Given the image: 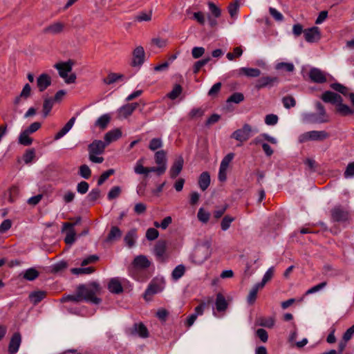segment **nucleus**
<instances>
[{
  "label": "nucleus",
  "mask_w": 354,
  "mask_h": 354,
  "mask_svg": "<svg viewBox=\"0 0 354 354\" xmlns=\"http://www.w3.org/2000/svg\"><path fill=\"white\" fill-rule=\"evenodd\" d=\"M77 288L81 295L82 301L91 302L95 304L101 302V299L96 297V295L101 290L98 283L93 281L88 284H80Z\"/></svg>",
  "instance_id": "1"
},
{
  "label": "nucleus",
  "mask_w": 354,
  "mask_h": 354,
  "mask_svg": "<svg viewBox=\"0 0 354 354\" xmlns=\"http://www.w3.org/2000/svg\"><path fill=\"white\" fill-rule=\"evenodd\" d=\"M211 246L212 242L209 239L198 244L192 256V261L197 265H201L205 262L211 256Z\"/></svg>",
  "instance_id": "2"
},
{
  "label": "nucleus",
  "mask_w": 354,
  "mask_h": 354,
  "mask_svg": "<svg viewBox=\"0 0 354 354\" xmlns=\"http://www.w3.org/2000/svg\"><path fill=\"white\" fill-rule=\"evenodd\" d=\"M315 107L317 113H308L304 115V122L311 124L328 122L330 118L323 104L319 102H317Z\"/></svg>",
  "instance_id": "3"
},
{
  "label": "nucleus",
  "mask_w": 354,
  "mask_h": 354,
  "mask_svg": "<svg viewBox=\"0 0 354 354\" xmlns=\"http://www.w3.org/2000/svg\"><path fill=\"white\" fill-rule=\"evenodd\" d=\"M107 145L100 140H95L88 146L89 160L94 163H102L104 158L98 156L102 154Z\"/></svg>",
  "instance_id": "4"
},
{
  "label": "nucleus",
  "mask_w": 354,
  "mask_h": 354,
  "mask_svg": "<svg viewBox=\"0 0 354 354\" xmlns=\"http://www.w3.org/2000/svg\"><path fill=\"white\" fill-rule=\"evenodd\" d=\"M71 62H60L57 63L54 65V67L58 70L59 75L62 77L66 84L74 83L76 80V75L75 73H71L68 75V73L72 71Z\"/></svg>",
  "instance_id": "5"
},
{
  "label": "nucleus",
  "mask_w": 354,
  "mask_h": 354,
  "mask_svg": "<svg viewBox=\"0 0 354 354\" xmlns=\"http://www.w3.org/2000/svg\"><path fill=\"white\" fill-rule=\"evenodd\" d=\"M234 153H230L227 154L221 160L219 171H218V180L221 182H225L227 179V171L230 163L232 162L234 158Z\"/></svg>",
  "instance_id": "6"
},
{
  "label": "nucleus",
  "mask_w": 354,
  "mask_h": 354,
  "mask_svg": "<svg viewBox=\"0 0 354 354\" xmlns=\"http://www.w3.org/2000/svg\"><path fill=\"white\" fill-rule=\"evenodd\" d=\"M252 127L248 124H245L241 129L235 131L232 134V138L240 142H245L251 136Z\"/></svg>",
  "instance_id": "7"
},
{
  "label": "nucleus",
  "mask_w": 354,
  "mask_h": 354,
  "mask_svg": "<svg viewBox=\"0 0 354 354\" xmlns=\"http://www.w3.org/2000/svg\"><path fill=\"white\" fill-rule=\"evenodd\" d=\"M304 35L306 41L310 43L317 42L321 38L320 30L317 26L306 29L304 31Z\"/></svg>",
  "instance_id": "8"
},
{
  "label": "nucleus",
  "mask_w": 354,
  "mask_h": 354,
  "mask_svg": "<svg viewBox=\"0 0 354 354\" xmlns=\"http://www.w3.org/2000/svg\"><path fill=\"white\" fill-rule=\"evenodd\" d=\"M145 52L142 46H137L133 51V59L131 65L133 66H140L145 62Z\"/></svg>",
  "instance_id": "9"
},
{
  "label": "nucleus",
  "mask_w": 354,
  "mask_h": 354,
  "mask_svg": "<svg viewBox=\"0 0 354 354\" xmlns=\"http://www.w3.org/2000/svg\"><path fill=\"white\" fill-rule=\"evenodd\" d=\"M331 216L332 219L334 221L337 222H341V221H346L348 219L349 214L348 212L339 206L335 207L331 210Z\"/></svg>",
  "instance_id": "10"
},
{
  "label": "nucleus",
  "mask_w": 354,
  "mask_h": 354,
  "mask_svg": "<svg viewBox=\"0 0 354 354\" xmlns=\"http://www.w3.org/2000/svg\"><path fill=\"white\" fill-rule=\"evenodd\" d=\"M309 77L312 82L318 84H322L326 82L325 73L317 68H313L310 70Z\"/></svg>",
  "instance_id": "11"
},
{
  "label": "nucleus",
  "mask_w": 354,
  "mask_h": 354,
  "mask_svg": "<svg viewBox=\"0 0 354 354\" xmlns=\"http://www.w3.org/2000/svg\"><path fill=\"white\" fill-rule=\"evenodd\" d=\"M138 103L127 104L118 110L119 118H127L130 116L138 107Z\"/></svg>",
  "instance_id": "12"
},
{
  "label": "nucleus",
  "mask_w": 354,
  "mask_h": 354,
  "mask_svg": "<svg viewBox=\"0 0 354 354\" xmlns=\"http://www.w3.org/2000/svg\"><path fill=\"white\" fill-rule=\"evenodd\" d=\"M75 224L71 223H64L63 224V231H66V235L65 237V242L66 244H72L75 242L76 233L73 229Z\"/></svg>",
  "instance_id": "13"
},
{
  "label": "nucleus",
  "mask_w": 354,
  "mask_h": 354,
  "mask_svg": "<svg viewBox=\"0 0 354 354\" xmlns=\"http://www.w3.org/2000/svg\"><path fill=\"white\" fill-rule=\"evenodd\" d=\"M21 343V336L20 333H15L12 336L9 346H8V351L10 354H15L20 347Z\"/></svg>",
  "instance_id": "14"
},
{
  "label": "nucleus",
  "mask_w": 354,
  "mask_h": 354,
  "mask_svg": "<svg viewBox=\"0 0 354 354\" xmlns=\"http://www.w3.org/2000/svg\"><path fill=\"white\" fill-rule=\"evenodd\" d=\"M65 28V24L61 21H55L44 29L46 34L57 35L61 33Z\"/></svg>",
  "instance_id": "15"
},
{
  "label": "nucleus",
  "mask_w": 354,
  "mask_h": 354,
  "mask_svg": "<svg viewBox=\"0 0 354 354\" xmlns=\"http://www.w3.org/2000/svg\"><path fill=\"white\" fill-rule=\"evenodd\" d=\"M277 80L275 77H262L256 81L255 88L259 90L268 86H272Z\"/></svg>",
  "instance_id": "16"
},
{
  "label": "nucleus",
  "mask_w": 354,
  "mask_h": 354,
  "mask_svg": "<svg viewBox=\"0 0 354 354\" xmlns=\"http://www.w3.org/2000/svg\"><path fill=\"white\" fill-rule=\"evenodd\" d=\"M51 84V78L46 73H42L37 79V86L40 92L45 91Z\"/></svg>",
  "instance_id": "17"
},
{
  "label": "nucleus",
  "mask_w": 354,
  "mask_h": 354,
  "mask_svg": "<svg viewBox=\"0 0 354 354\" xmlns=\"http://www.w3.org/2000/svg\"><path fill=\"white\" fill-rule=\"evenodd\" d=\"M183 164L184 160L181 156L178 157L177 159L175 160L169 170V174L171 178H175L176 177H177V176H178V174L183 169Z\"/></svg>",
  "instance_id": "18"
},
{
  "label": "nucleus",
  "mask_w": 354,
  "mask_h": 354,
  "mask_svg": "<svg viewBox=\"0 0 354 354\" xmlns=\"http://www.w3.org/2000/svg\"><path fill=\"white\" fill-rule=\"evenodd\" d=\"M151 265L150 261L145 255H139L135 257L133 266L137 269H146Z\"/></svg>",
  "instance_id": "19"
},
{
  "label": "nucleus",
  "mask_w": 354,
  "mask_h": 354,
  "mask_svg": "<svg viewBox=\"0 0 354 354\" xmlns=\"http://www.w3.org/2000/svg\"><path fill=\"white\" fill-rule=\"evenodd\" d=\"M166 250V242L164 241H159L155 245L154 254L158 259L164 261L165 259Z\"/></svg>",
  "instance_id": "20"
},
{
  "label": "nucleus",
  "mask_w": 354,
  "mask_h": 354,
  "mask_svg": "<svg viewBox=\"0 0 354 354\" xmlns=\"http://www.w3.org/2000/svg\"><path fill=\"white\" fill-rule=\"evenodd\" d=\"M322 100L326 103L335 104L339 102H342V97L332 91L324 92L321 97Z\"/></svg>",
  "instance_id": "21"
},
{
  "label": "nucleus",
  "mask_w": 354,
  "mask_h": 354,
  "mask_svg": "<svg viewBox=\"0 0 354 354\" xmlns=\"http://www.w3.org/2000/svg\"><path fill=\"white\" fill-rule=\"evenodd\" d=\"M109 290L114 294H120L122 292L123 288L119 278H112L108 284Z\"/></svg>",
  "instance_id": "22"
},
{
  "label": "nucleus",
  "mask_w": 354,
  "mask_h": 354,
  "mask_svg": "<svg viewBox=\"0 0 354 354\" xmlns=\"http://www.w3.org/2000/svg\"><path fill=\"white\" fill-rule=\"evenodd\" d=\"M239 75H243L248 77H257L261 75V71L258 68L242 67L239 70Z\"/></svg>",
  "instance_id": "23"
},
{
  "label": "nucleus",
  "mask_w": 354,
  "mask_h": 354,
  "mask_svg": "<svg viewBox=\"0 0 354 354\" xmlns=\"http://www.w3.org/2000/svg\"><path fill=\"white\" fill-rule=\"evenodd\" d=\"M121 136L122 132L119 129L109 131L104 135V142L108 145L111 142L119 139Z\"/></svg>",
  "instance_id": "24"
},
{
  "label": "nucleus",
  "mask_w": 354,
  "mask_h": 354,
  "mask_svg": "<svg viewBox=\"0 0 354 354\" xmlns=\"http://www.w3.org/2000/svg\"><path fill=\"white\" fill-rule=\"evenodd\" d=\"M132 334H138L140 337L145 338L149 335L147 327L142 324H135L132 328Z\"/></svg>",
  "instance_id": "25"
},
{
  "label": "nucleus",
  "mask_w": 354,
  "mask_h": 354,
  "mask_svg": "<svg viewBox=\"0 0 354 354\" xmlns=\"http://www.w3.org/2000/svg\"><path fill=\"white\" fill-rule=\"evenodd\" d=\"M210 184V175L207 171L203 172L198 178V185L201 189L205 191Z\"/></svg>",
  "instance_id": "26"
},
{
  "label": "nucleus",
  "mask_w": 354,
  "mask_h": 354,
  "mask_svg": "<svg viewBox=\"0 0 354 354\" xmlns=\"http://www.w3.org/2000/svg\"><path fill=\"white\" fill-rule=\"evenodd\" d=\"M215 305L216 310L219 312L225 311L227 308V302L225 300V297L221 293H218L216 295Z\"/></svg>",
  "instance_id": "27"
},
{
  "label": "nucleus",
  "mask_w": 354,
  "mask_h": 354,
  "mask_svg": "<svg viewBox=\"0 0 354 354\" xmlns=\"http://www.w3.org/2000/svg\"><path fill=\"white\" fill-rule=\"evenodd\" d=\"M137 239V232L136 229L129 230L124 236V242L129 248H131L134 245L136 240Z\"/></svg>",
  "instance_id": "28"
},
{
  "label": "nucleus",
  "mask_w": 354,
  "mask_h": 354,
  "mask_svg": "<svg viewBox=\"0 0 354 354\" xmlns=\"http://www.w3.org/2000/svg\"><path fill=\"white\" fill-rule=\"evenodd\" d=\"M155 162L158 166H164L167 169L166 153L164 150H160L155 153Z\"/></svg>",
  "instance_id": "29"
},
{
  "label": "nucleus",
  "mask_w": 354,
  "mask_h": 354,
  "mask_svg": "<svg viewBox=\"0 0 354 354\" xmlns=\"http://www.w3.org/2000/svg\"><path fill=\"white\" fill-rule=\"evenodd\" d=\"M311 140L322 141L328 138L330 135L326 131H310Z\"/></svg>",
  "instance_id": "30"
},
{
  "label": "nucleus",
  "mask_w": 354,
  "mask_h": 354,
  "mask_svg": "<svg viewBox=\"0 0 354 354\" xmlns=\"http://www.w3.org/2000/svg\"><path fill=\"white\" fill-rule=\"evenodd\" d=\"M32 138L25 130L22 131L18 138V142L24 146H30L32 143Z\"/></svg>",
  "instance_id": "31"
},
{
  "label": "nucleus",
  "mask_w": 354,
  "mask_h": 354,
  "mask_svg": "<svg viewBox=\"0 0 354 354\" xmlns=\"http://www.w3.org/2000/svg\"><path fill=\"white\" fill-rule=\"evenodd\" d=\"M46 295L44 291H35L29 295V299L33 304L36 305L45 298Z\"/></svg>",
  "instance_id": "32"
},
{
  "label": "nucleus",
  "mask_w": 354,
  "mask_h": 354,
  "mask_svg": "<svg viewBox=\"0 0 354 354\" xmlns=\"http://www.w3.org/2000/svg\"><path fill=\"white\" fill-rule=\"evenodd\" d=\"M337 111L343 116L354 114V111L348 105L342 104V102H337Z\"/></svg>",
  "instance_id": "33"
},
{
  "label": "nucleus",
  "mask_w": 354,
  "mask_h": 354,
  "mask_svg": "<svg viewBox=\"0 0 354 354\" xmlns=\"http://www.w3.org/2000/svg\"><path fill=\"white\" fill-rule=\"evenodd\" d=\"M31 93V87L28 84H26L19 96L15 100V104H18L21 98L26 100L28 98Z\"/></svg>",
  "instance_id": "34"
},
{
  "label": "nucleus",
  "mask_w": 354,
  "mask_h": 354,
  "mask_svg": "<svg viewBox=\"0 0 354 354\" xmlns=\"http://www.w3.org/2000/svg\"><path fill=\"white\" fill-rule=\"evenodd\" d=\"M60 301L62 303L67 302V301H73L75 303H78L82 301L81 295H80V292L78 291V289H76V292L75 295H64L60 299Z\"/></svg>",
  "instance_id": "35"
},
{
  "label": "nucleus",
  "mask_w": 354,
  "mask_h": 354,
  "mask_svg": "<svg viewBox=\"0 0 354 354\" xmlns=\"http://www.w3.org/2000/svg\"><path fill=\"white\" fill-rule=\"evenodd\" d=\"M263 288L259 286V284L256 283L250 290L248 297L247 301L250 305H252L256 301L257 292L259 290L262 289Z\"/></svg>",
  "instance_id": "36"
},
{
  "label": "nucleus",
  "mask_w": 354,
  "mask_h": 354,
  "mask_svg": "<svg viewBox=\"0 0 354 354\" xmlns=\"http://www.w3.org/2000/svg\"><path fill=\"white\" fill-rule=\"evenodd\" d=\"M19 194V189L16 186L11 187L5 194V198L10 203H13L17 195Z\"/></svg>",
  "instance_id": "37"
},
{
  "label": "nucleus",
  "mask_w": 354,
  "mask_h": 354,
  "mask_svg": "<svg viewBox=\"0 0 354 354\" xmlns=\"http://www.w3.org/2000/svg\"><path fill=\"white\" fill-rule=\"evenodd\" d=\"M111 117L109 114L101 115L95 122V126L99 127L102 129H104L109 123Z\"/></svg>",
  "instance_id": "38"
},
{
  "label": "nucleus",
  "mask_w": 354,
  "mask_h": 354,
  "mask_svg": "<svg viewBox=\"0 0 354 354\" xmlns=\"http://www.w3.org/2000/svg\"><path fill=\"white\" fill-rule=\"evenodd\" d=\"M185 272V267L180 264L177 266L171 273L172 279L175 281L178 280L180 278H181Z\"/></svg>",
  "instance_id": "39"
},
{
  "label": "nucleus",
  "mask_w": 354,
  "mask_h": 354,
  "mask_svg": "<svg viewBox=\"0 0 354 354\" xmlns=\"http://www.w3.org/2000/svg\"><path fill=\"white\" fill-rule=\"evenodd\" d=\"M39 276V272L34 268L27 269L23 274L25 279L28 281H33Z\"/></svg>",
  "instance_id": "40"
},
{
  "label": "nucleus",
  "mask_w": 354,
  "mask_h": 354,
  "mask_svg": "<svg viewBox=\"0 0 354 354\" xmlns=\"http://www.w3.org/2000/svg\"><path fill=\"white\" fill-rule=\"evenodd\" d=\"M160 291V288L159 287L158 285L157 284H150L148 288H147V290H145V299L146 300H148L149 299L150 297L153 295L154 294L156 293H158V292Z\"/></svg>",
  "instance_id": "41"
},
{
  "label": "nucleus",
  "mask_w": 354,
  "mask_h": 354,
  "mask_svg": "<svg viewBox=\"0 0 354 354\" xmlns=\"http://www.w3.org/2000/svg\"><path fill=\"white\" fill-rule=\"evenodd\" d=\"M122 236V232L119 227L113 226L111 228V230L107 236L108 241H112L115 239H120Z\"/></svg>",
  "instance_id": "42"
},
{
  "label": "nucleus",
  "mask_w": 354,
  "mask_h": 354,
  "mask_svg": "<svg viewBox=\"0 0 354 354\" xmlns=\"http://www.w3.org/2000/svg\"><path fill=\"white\" fill-rule=\"evenodd\" d=\"M274 267L270 268L264 274L262 281L259 283H257V284H259V286L263 288L266 283L268 282L272 278L274 275Z\"/></svg>",
  "instance_id": "43"
},
{
  "label": "nucleus",
  "mask_w": 354,
  "mask_h": 354,
  "mask_svg": "<svg viewBox=\"0 0 354 354\" xmlns=\"http://www.w3.org/2000/svg\"><path fill=\"white\" fill-rule=\"evenodd\" d=\"M123 75L118 73H109L106 78L104 79L103 82L106 84H111L122 79Z\"/></svg>",
  "instance_id": "44"
},
{
  "label": "nucleus",
  "mask_w": 354,
  "mask_h": 354,
  "mask_svg": "<svg viewBox=\"0 0 354 354\" xmlns=\"http://www.w3.org/2000/svg\"><path fill=\"white\" fill-rule=\"evenodd\" d=\"M54 102L55 101L52 98H46L44 100L43 104V113L44 117H46L50 112L53 106Z\"/></svg>",
  "instance_id": "45"
},
{
  "label": "nucleus",
  "mask_w": 354,
  "mask_h": 354,
  "mask_svg": "<svg viewBox=\"0 0 354 354\" xmlns=\"http://www.w3.org/2000/svg\"><path fill=\"white\" fill-rule=\"evenodd\" d=\"M94 268L93 267L88 268H75L71 269V272L74 274H89L94 272Z\"/></svg>",
  "instance_id": "46"
},
{
  "label": "nucleus",
  "mask_w": 354,
  "mask_h": 354,
  "mask_svg": "<svg viewBox=\"0 0 354 354\" xmlns=\"http://www.w3.org/2000/svg\"><path fill=\"white\" fill-rule=\"evenodd\" d=\"M204 114V110L201 108H194L190 111L188 114V118L190 120H196L201 118Z\"/></svg>",
  "instance_id": "47"
},
{
  "label": "nucleus",
  "mask_w": 354,
  "mask_h": 354,
  "mask_svg": "<svg viewBox=\"0 0 354 354\" xmlns=\"http://www.w3.org/2000/svg\"><path fill=\"white\" fill-rule=\"evenodd\" d=\"M282 102L286 109H290L295 106L296 101L295 98L291 95H287L282 98Z\"/></svg>",
  "instance_id": "48"
},
{
  "label": "nucleus",
  "mask_w": 354,
  "mask_h": 354,
  "mask_svg": "<svg viewBox=\"0 0 354 354\" xmlns=\"http://www.w3.org/2000/svg\"><path fill=\"white\" fill-rule=\"evenodd\" d=\"M234 217H232L231 216H225L221 223L222 230L226 231L227 230H228L230 227L231 223L234 221Z\"/></svg>",
  "instance_id": "49"
},
{
  "label": "nucleus",
  "mask_w": 354,
  "mask_h": 354,
  "mask_svg": "<svg viewBox=\"0 0 354 354\" xmlns=\"http://www.w3.org/2000/svg\"><path fill=\"white\" fill-rule=\"evenodd\" d=\"M244 100V95L241 93H234L232 95H231L227 100V102H234L236 104H239L243 101Z\"/></svg>",
  "instance_id": "50"
},
{
  "label": "nucleus",
  "mask_w": 354,
  "mask_h": 354,
  "mask_svg": "<svg viewBox=\"0 0 354 354\" xmlns=\"http://www.w3.org/2000/svg\"><path fill=\"white\" fill-rule=\"evenodd\" d=\"M212 301V298H208L207 299V302H201L198 306H197L195 308H194V314L196 315L197 317L199 316V315H202L204 313V310L205 308V307L207 306V305L209 303H211Z\"/></svg>",
  "instance_id": "51"
},
{
  "label": "nucleus",
  "mask_w": 354,
  "mask_h": 354,
  "mask_svg": "<svg viewBox=\"0 0 354 354\" xmlns=\"http://www.w3.org/2000/svg\"><path fill=\"white\" fill-rule=\"evenodd\" d=\"M259 324L261 326L272 328L274 324V319L272 317H261L259 319Z\"/></svg>",
  "instance_id": "52"
},
{
  "label": "nucleus",
  "mask_w": 354,
  "mask_h": 354,
  "mask_svg": "<svg viewBox=\"0 0 354 354\" xmlns=\"http://www.w3.org/2000/svg\"><path fill=\"white\" fill-rule=\"evenodd\" d=\"M121 194V188L119 186L113 187L108 193L107 198L109 201L118 198Z\"/></svg>",
  "instance_id": "53"
},
{
  "label": "nucleus",
  "mask_w": 354,
  "mask_h": 354,
  "mask_svg": "<svg viewBox=\"0 0 354 354\" xmlns=\"http://www.w3.org/2000/svg\"><path fill=\"white\" fill-rule=\"evenodd\" d=\"M182 93V87L179 84H176L172 91L167 94V97L171 100L176 99Z\"/></svg>",
  "instance_id": "54"
},
{
  "label": "nucleus",
  "mask_w": 354,
  "mask_h": 354,
  "mask_svg": "<svg viewBox=\"0 0 354 354\" xmlns=\"http://www.w3.org/2000/svg\"><path fill=\"white\" fill-rule=\"evenodd\" d=\"M209 10L212 15L216 18H218L221 15V10L213 2L207 3Z\"/></svg>",
  "instance_id": "55"
},
{
  "label": "nucleus",
  "mask_w": 354,
  "mask_h": 354,
  "mask_svg": "<svg viewBox=\"0 0 354 354\" xmlns=\"http://www.w3.org/2000/svg\"><path fill=\"white\" fill-rule=\"evenodd\" d=\"M276 69L284 70L288 72H292L295 70V66L292 63L280 62L276 65Z\"/></svg>",
  "instance_id": "56"
},
{
  "label": "nucleus",
  "mask_w": 354,
  "mask_h": 354,
  "mask_svg": "<svg viewBox=\"0 0 354 354\" xmlns=\"http://www.w3.org/2000/svg\"><path fill=\"white\" fill-rule=\"evenodd\" d=\"M79 174L85 179H88L91 175V171L88 165H82L80 167Z\"/></svg>",
  "instance_id": "57"
},
{
  "label": "nucleus",
  "mask_w": 354,
  "mask_h": 354,
  "mask_svg": "<svg viewBox=\"0 0 354 354\" xmlns=\"http://www.w3.org/2000/svg\"><path fill=\"white\" fill-rule=\"evenodd\" d=\"M162 147V141L160 138H153L149 145V149L151 151H156Z\"/></svg>",
  "instance_id": "58"
},
{
  "label": "nucleus",
  "mask_w": 354,
  "mask_h": 354,
  "mask_svg": "<svg viewBox=\"0 0 354 354\" xmlns=\"http://www.w3.org/2000/svg\"><path fill=\"white\" fill-rule=\"evenodd\" d=\"M134 171L137 174L146 175L147 167H145L143 166V160L142 159H140L136 162L135 167H134Z\"/></svg>",
  "instance_id": "59"
},
{
  "label": "nucleus",
  "mask_w": 354,
  "mask_h": 354,
  "mask_svg": "<svg viewBox=\"0 0 354 354\" xmlns=\"http://www.w3.org/2000/svg\"><path fill=\"white\" fill-rule=\"evenodd\" d=\"M114 169H110L102 173L98 178L97 185H102L109 178L110 176L114 174Z\"/></svg>",
  "instance_id": "60"
},
{
  "label": "nucleus",
  "mask_w": 354,
  "mask_h": 354,
  "mask_svg": "<svg viewBox=\"0 0 354 354\" xmlns=\"http://www.w3.org/2000/svg\"><path fill=\"white\" fill-rule=\"evenodd\" d=\"M279 118L275 114H268L265 117V123L269 126H274L277 124Z\"/></svg>",
  "instance_id": "61"
},
{
  "label": "nucleus",
  "mask_w": 354,
  "mask_h": 354,
  "mask_svg": "<svg viewBox=\"0 0 354 354\" xmlns=\"http://www.w3.org/2000/svg\"><path fill=\"white\" fill-rule=\"evenodd\" d=\"M152 13L151 11L148 12H140L136 16V20L138 21H149L151 19Z\"/></svg>",
  "instance_id": "62"
},
{
  "label": "nucleus",
  "mask_w": 354,
  "mask_h": 354,
  "mask_svg": "<svg viewBox=\"0 0 354 354\" xmlns=\"http://www.w3.org/2000/svg\"><path fill=\"white\" fill-rule=\"evenodd\" d=\"M159 236L158 231L153 227L149 228L146 232V238L149 241H153L156 239Z\"/></svg>",
  "instance_id": "63"
},
{
  "label": "nucleus",
  "mask_w": 354,
  "mask_h": 354,
  "mask_svg": "<svg viewBox=\"0 0 354 354\" xmlns=\"http://www.w3.org/2000/svg\"><path fill=\"white\" fill-rule=\"evenodd\" d=\"M344 175L346 178H352L354 176V162L348 163Z\"/></svg>",
  "instance_id": "64"
}]
</instances>
